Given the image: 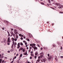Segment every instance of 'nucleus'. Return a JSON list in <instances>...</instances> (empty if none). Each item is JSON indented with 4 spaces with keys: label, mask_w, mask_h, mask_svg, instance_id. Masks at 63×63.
<instances>
[{
    "label": "nucleus",
    "mask_w": 63,
    "mask_h": 63,
    "mask_svg": "<svg viewBox=\"0 0 63 63\" xmlns=\"http://www.w3.org/2000/svg\"><path fill=\"white\" fill-rule=\"evenodd\" d=\"M14 32L15 34H17V33L18 32L16 30H14Z\"/></svg>",
    "instance_id": "nucleus-1"
},
{
    "label": "nucleus",
    "mask_w": 63,
    "mask_h": 63,
    "mask_svg": "<svg viewBox=\"0 0 63 63\" xmlns=\"http://www.w3.org/2000/svg\"><path fill=\"white\" fill-rule=\"evenodd\" d=\"M52 57L51 56H50L49 57L47 58V59L48 61H50L51 59H52Z\"/></svg>",
    "instance_id": "nucleus-2"
},
{
    "label": "nucleus",
    "mask_w": 63,
    "mask_h": 63,
    "mask_svg": "<svg viewBox=\"0 0 63 63\" xmlns=\"http://www.w3.org/2000/svg\"><path fill=\"white\" fill-rule=\"evenodd\" d=\"M17 46L18 47H17V48H19L20 47V44H19V43H18V44H17Z\"/></svg>",
    "instance_id": "nucleus-3"
},
{
    "label": "nucleus",
    "mask_w": 63,
    "mask_h": 63,
    "mask_svg": "<svg viewBox=\"0 0 63 63\" xmlns=\"http://www.w3.org/2000/svg\"><path fill=\"white\" fill-rule=\"evenodd\" d=\"M7 42L8 43H10L11 42V41L10 40V38H8V40H7Z\"/></svg>",
    "instance_id": "nucleus-4"
},
{
    "label": "nucleus",
    "mask_w": 63,
    "mask_h": 63,
    "mask_svg": "<svg viewBox=\"0 0 63 63\" xmlns=\"http://www.w3.org/2000/svg\"><path fill=\"white\" fill-rule=\"evenodd\" d=\"M23 54L25 55H27V51L26 52H25Z\"/></svg>",
    "instance_id": "nucleus-5"
},
{
    "label": "nucleus",
    "mask_w": 63,
    "mask_h": 63,
    "mask_svg": "<svg viewBox=\"0 0 63 63\" xmlns=\"http://www.w3.org/2000/svg\"><path fill=\"white\" fill-rule=\"evenodd\" d=\"M6 42V40L5 38H4L3 39V42H4V43H5V42Z\"/></svg>",
    "instance_id": "nucleus-6"
},
{
    "label": "nucleus",
    "mask_w": 63,
    "mask_h": 63,
    "mask_svg": "<svg viewBox=\"0 0 63 63\" xmlns=\"http://www.w3.org/2000/svg\"><path fill=\"white\" fill-rule=\"evenodd\" d=\"M40 59H38L37 60V61L36 63H38L40 61Z\"/></svg>",
    "instance_id": "nucleus-7"
},
{
    "label": "nucleus",
    "mask_w": 63,
    "mask_h": 63,
    "mask_svg": "<svg viewBox=\"0 0 63 63\" xmlns=\"http://www.w3.org/2000/svg\"><path fill=\"white\" fill-rule=\"evenodd\" d=\"M55 61H57V57L56 56L55 57Z\"/></svg>",
    "instance_id": "nucleus-8"
},
{
    "label": "nucleus",
    "mask_w": 63,
    "mask_h": 63,
    "mask_svg": "<svg viewBox=\"0 0 63 63\" xmlns=\"http://www.w3.org/2000/svg\"><path fill=\"white\" fill-rule=\"evenodd\" d=\"M62 7H63V6H60L58 7V8H59V9H61V8Z\"/></svg>",
    "instance_id": "nucleus-9"
},
{
    "label": "nucleus",
    "mask_w": 63,
    "mask_h": 63,
    "mask_svg": "<svg viewBox=\"0 0 63 63\" xmlns=\"http://www.w3.org/2000/svg\"><path fill=\"white\" fill-rule=\"evenodd\" d=\"M11 39L12 40V41H14L15 40V39L13 37H12L11 38Z\"/></svg>",
    "instance_id": "nucleus-10"
},
{
    "label": "nucleus",
    "mask_w": 63,
    "mask_h": 63,
    "mask_svg": "<svg viewBox=\"0 0 63 63\" xmlns=\"http://www.w3.org/2000/svg\"><path fill=\"white\" fill-rule=\"evenodd\" d=\"M37 48H38L36 47H33V49H37Z\"/></svg>",
    "instance_id": "nucleus-11"
},
{
    "label": "nucleus",
    "mask_w": 63,
    "mask_h": 63,
    "mask_svg": "<svg viewBox=\"0 0 63 63\" xmlns=\"http://www.w3.org/2000/svg\"><path fill=\"white\" fill-rule=\"evenodd\" d=\"M40 55H43L44 53H41L40 54Z\"/></svg>",
    "instance_id": "nucleus-12"
},
{
    "label": "nucleus",
    "mask_w": 63,
    "mask_h": 63,
    "mask_svg": "<svg viewBox=\"0 0 63 63\" xmlns=\"http://www.w3.org/2000/svg\"><path fill=\"white\" fill-rule=\"evenodd\" d=\"M22 54H21L19 57V58H20V57H22Z\"/></svg>",
    "instance_id": "nucleus-13"
},
{
    "label": "nucleus",
    "mask_w": 63,
    "mask_h": 63,
    "mask_svg": "<svg viewBox=\"0 0 63 63\" xmlns=\"http://www.w3.org/2000/svg\"><path fill=\"white\" fill-rule=\"evenodd\" d=\"M2 60L1 59H0V63H2Z\"/></svg>",
    "instance_id": "nucleus-14"
},
{
    "label": "nucleus",
    "mask_w": 63,
    "mask_h": 63,
    "mask_svg": "<svg viewBox=\"0 0 63 63\" xmlns=\"http://www.w3.org/2000/svg\"><path fill=\"white\" fill-rule=\"evenodd\" d=\"M20 45L21 46H23V44L22 42H21L20 43Z\"/></svg>",
    "instance_id": "nucleus-15"
},
{
    "label": "nucleus",
    "mask_w": 63,
    "mask_h": 63,
    "mask_svg": "<svg viewBox=\"0 0 63 63\" xmlns=\"http://www.w3.org/2000/svg\"><path fill=\"white\" fill-rule=\"evenodd\" d=\"M22 51L23 52H25V49H23L22 50Z\"/></svg>",
    "instance_id": "nucleus-16"
},
{
    "label": "nucleus",
    "mask_w": 63,
    "mask_h": 63,
    "mask_svg": "<svg viewBox=\"0 0 63 63\" xmlns=\"http://www.w3.org/2000/svg\"><path fill=\"white\" fill-rule=\"evenodd\" d=\"M5 62H5V61H4V60H3L2 61V63H4Z\"/></svg>",
    "instance_id": "nucleus-17"
},
{
    "label": "nucleus",
    "mask_w": 63,
    "mask_h": 63,
    "mask_svg": "<svg viewBox=\"0 0 63 63\" xmlns=\"http://www.w3.org/2000/svg\"><path fill=\"white\" fill-rule=\"evenodd\" d=\"M56 5H57V6H58V5H59V4L57 3H56Z\"/></svg>",
    "instance_id": "nucleus-18"
},
{
    "label": "nucleus",
    "mask_w": 63,
    "mask_h": 63,
    "mask_svg": "<svg viewBox=\"0 0 63 63\" xmlns=\"http://www.w3.org/2000/svg\"><path fill=\"white\" fill-rule=\"evenodd\" d=\"M13 44L14 46H15V45H16V43L15 42V43H13Z\"/></svg>",
    "instance_id": "nucleus-19"
},
{
    "label": "nucleus",
    "mask_w": 63,
    "mask_h": 63,
    "mask_svg": "<svg viewBox=\"0 0 63 63\" xmlns=\"http://www.w3.org/2000/svg\"><path fill=\"white\" fill-rule=\"evenodd\" d=\"M33 46L34 47H35V46H36V44H33Z\"/></svg>",
    "instance_id": "nucleus-20"
},
{
    "label": "nucleus",
    "mask_w": 63,
    "mask_h": 63,
    "mask_svg": "<svg viewBox=\"0 0 63 63\" xmlns=\"http://www.w3.org/2000/svg\"><path fill=\"white\" fill-rule=\"evenodd\" d=\"M58 45H61V43H60L59 42L58 43Z\"/></svg>",
    "instance_id": "nucleus-21"
},
{
    "label": "nucleus",
    "mask_w": 63,
    "mask_h": 63,
    "mask_svg": "<svg viewBox=\"0 0 63 63\" xmlns=\"http://www.w3.org/2000/svg\"><path fill=\"white\" fill-rule=\"evenodd\" d=\"M33 46V44H30V46Z\"/></svg>",
    "instance_id": "nucleus-22"
},
{
    "label": "nucleus",
    "mask_w": 63,
    "mask_h": 63,
    "mask_svg": "<svg viewBox=\"0 0 63 63\" xmlns=\"http://www.w3.org/2000/svg\"><path fill=\"white\" fill-rule=\"evenodd\" d=\"M14 40H15V41H17V39L16 38H15Z\"/></svg>",
    "instance_id": "nucleus-23"
},
{
    "label": "nucleus",
    "mask_w": 63,
    "mask_h": 63,
    "mask_svg": "<svg viewBox=\"0 0 63 63\" xmlns=\"http://www.w3.org/2000/svg\"><path fill=\"white\" fill-rule=\"evenodd\" d=\"M37 54H38V52H36L35 53V55H37Z\"/></svg>",
    "instance_id": "nucleus-24"
},
{
    "label": "nucleus",
    "mask_w": 63,
    "mask_h": 63,
    "mask_svg": "<svg viewBox=\"0 0 63 63\" xmlns=\"http://www.w3.org/2000/svg\"><path fill=\"white\" fill-rule=\"evenodd\" d=\"M31 56H34V55H33L32 53L31 54Z\"/></svg>",
    "instance_id": "nucleus-25"
},
{
    "label": "nucleus",
    "mask_w": 63,
    "mask_h": 63,
    "mask_svg": "<svg viewBox=\"0 0 63 63\" xmlns=\"http://www.w3.org/2000/svg\"><path fill=\"white\" fill-rule=\"evenodd\" d=\"M43 57V55H40V57L42 58Z\"/></svg>",
    "instance_id": "nucleus-26"
},
{
    "label": "nucleus",
    "mask_w": 63,
    "mask_h": 63,
    "mask_svg": "<svg viewBox=\"0 0 63 63\" xmlns=\"http://www.w3.org/2000/svg\"><path fill=\"white\" fill-rule=\"evenodd\" d=\"M43 61L44 62H45V61H46V60H45V59H43Z\"/></svg>",
    "instance_id": "nucleus-27"
},
{
    "label": "nucleus",
    "mask_w": 63,
    "mask_h": 63,
    "mask_svg": "<svg viewBox=\"0 0 63 63\" xmlns=\"http://www.w3.org/2000/svg\"><path fill=\"white\" fill-rule=\"evenodd\" d=\"M27 41H28L29 42H30V40H29V39H27Z\"/></svg>",
    "instance_id": "nucleus-28"
},
{
    "label": "nucleus",
    "mask_w": 63,
    "mask_h": 63,
    "mask_svg": "<svg viewBox=\"0 0 63 63\" xmlns=\"http://www.w3.org/2000/svg\"><path fill=\"white\" fill-rule=\"evenodd\" d=\"M20 49H21V50H22V49H23V48L21 47L20 48Z\"/></svg>",
    "instance_id": "nucleus-29"
},
{
    "label": "nucleus",
    "mask_w": 63,
    "mask_h": 63,
    "mask_svg": "<svg viewBox=\"0 0 63 63\" xmlns=\"http://www.w3.org/2000/svg\"><path fill=\"white\" fill-rule=\"evenodd\" d=\"M34 58L35 59H36V58H37V56H35L34 57Z\"/></svg>",
    "instance_id": "nucleus-30"
},
{
    "label": "nucleus",
    "mask_w": 63,
    "mask_h": 63,
    "mask_svg": "<svg viewBox=\"0 0 63 63\" xmlns=\"http://www.w3.org/2000/svg\"><path fill=\"white\" fill-rule=\"evenodd\" d=\"M47 56L49 57V54H47Z\"/></svg>",
    "instance_id": "nucleus-31"
},
{
    "label": "nucleus",
    "mask_w": 63,
    "mask_h": 63,
    "mask_svg": "<svg viewBox=\"0 0 63 63\" xmlns=\"http://www.w3.org/2000/svg\"><path fill=\"white\" fill-rule=\"evenodd\" d=\"M32 57H30V59H32Z\"/></svg>",
    "instance_id": "nucleus-32"
},
{
    "label": "nucleus",
    "mask_w": 63,
    "mask_h": 63,
    "mask_svg": "<svg viewBox=\"0 0 63 63\" xmlns=\"http://www.w3.org/2000/svg\"><path fill=\"white\" fill-rule=\"evenodd\" d=\"M4 58L6 59H7V57H4Z\"/></svg>",
    "instance_id": "nucleus-33"
},
{
    "label": "nucleus",
    "mask_w": 63,
    "mask_h": 63,
    "mask_svg": "<svg viewBox=\"0 0 63 63\" xmlns=\"http://www.w3.org/2000/svg\"><path fill=\"white\" fill-rule=\"evenodd\" d=\"M11 30L12 31H13V30H14V29H11Z\"/></svg>",
    "instance_id": "nucleus-34"
},
{
    "label": "nucleus",
    "mask_w": 63,
    "mask_h": 63,
    "mask_svg": "<svg viewBox=\"0 0 63 63\" xmlns=\"http://www.w3.org/2000/svg\"><path fill=\"white\" fill-rule=\"evenodd\" d=\"M25 45H27V42H26L25 43Z\"/></svg>",
    "instance_id": "nucleus-35"
},
{
    "label": "nucleus",
    "mask_w": 63,
    "mask_h": 63,
    "mask_svg": "<svg viewBox=\"0 0 63 63\" xmlns=\"http://www.w3.org/2000/svg\"><path fill=\"white\" fill-rule=\"evenodd\" d=\"M41 4H42V5H44V3H41Z\"/></svg>",
    "instance_id": "nucleus-36"
},
{
    "label": "nucleus",
    "mask_w": 63,
    "mask_h": 63,
    "mask_svg": "<svg viewBox=\"0 0 63 63\" xmlns=\"http://www.w3.org/2000/svg\"><path fill=\"white\" fill-rule=\"evenodd\" d=\"M11 33L12 34H13V32L12 31L11 32Z\"/></svg>",
    "instance_id": "nucleus-37"
},
{
    "label": "nucleus",
    "mask_w": 63,
    "mask_h": 63,
    "mask_svg": "<svg viewBox=\"0 0 63 63\" xmlns=\"http://www.w3.org/2000/svg\"><path fill=\"white\" fill-rule=\"evenodd\" d=\"M7 52L8 53H10V51H8Z\"/></svg>",
    "instance_id": "nucleus-38"
},
{
    "label": "nucleus",
    "mask_w": 63,
    "mask_h": 63,
    "mask_svg": "<svg viewBox=\"0 0 63 63\" xmlns=\"http://www.w3.org/2000/svg\"><path fill=\"white\" fill-rule=\"evenodd\" d=\"M37 46L38 47H40V45H39L38 44H37Z\"/></svg>",
    "instance_id": "nucleus-39"
},
{
    "label": "nucleus",
    "mask_w": 63,
    "mask_h": 63,
    "mask_svg": "<svg viewBox=\"0 0 63 63\" xmlns=\"http://www.w3.org/2000/svg\"><path fill=\"white\" fill-rule=\"evenodd\" d=\"M13 35V36H15V34H14L13 33V34H12Z\"/></svg>",
    "instance_id": "nucleus-40"
},
{
    "label": "nucleus",
    "mask_w": 63,
    "mask_h": 63,
    "mask_svg": "<svg viewBox=\"0 0 63 63\" xmlns=\"http://www.w3.org/2000/svg\"><path fill=\"white\" fill-rule=\"evenodd\" d=\"M40 56H39L38 57V58L39 59H40Z\"/></svg>",
    "instance_id": "nucleus-41"
},
{
    "label": "nucleus",
    "mask_w": 63,
    "mask_h": 63,
    "mask_svg": "<svg viewBox=\"0 0 63 63\" xmlns=\"http://www.w3.org/2000/svg\"><path fill=\"white\" fill-rule=\"evenodd\" d=\"M20 50H21V49H19V51H20Z\"/></svg>",
    "instance_id": "nucleus-42"
},
{
    "label": "nucleus",
    "mask_w": 63,
    "mask_h": 63,
    "mask_svg": "<svg viewBox=\"0 0 63 63\" xmlns=\"http://www.w3.org/2000/svg\"><path fill=\"white\" fill-rule=\"evenodd\" d=\"M62 48H63L62 47H61V49H62Z\"/></svg>",
    "instance_id": "nucleus-43"
},
{
    "label": "nucleus",
    "mask_w": 63,
    "mask_h": 63,
    "mask_svg": "<svg viewBox=\"0 0 63 63\" xmlns=\"http://www.w3.org/2000/svg\"><path fill=\"white\" fill-rule=\"evenodd\" d=\"M20 39L21 40H23V38L21 37L20 38Z\"/></svg>",
    "instance_id": "nucleus-44"
},
{
    "label": "nucleus",
    "mask_w": 63,
    "mask_h": 63,
    "mask_svg": "<svg viewBox=\"0 0 63 63\" xmlns=\"http://www.w3.org/2000/svg\"><path fill=\"white\" fill-rule=\"evenodd\" d=\"M19 36H21V34H19Z\"/></svg>",
    "instance_id": "nucleus-45"
},
{
    "label": "nucleus",
    "mask_w": 63,
    "mask_h": 63,
    "mask_svg": "<svg viewBox=\"0 0 63 63\" xmlns=\"http://www.w3.org/2000/svg\"><path fill=\"white\" fill-rule=\"evenodd\" d=\"M10 36V34L9 33H8V36Z\"/></svg>",
    "instance_id": "nucleus-46"
},
{
    "label": "nucleus",
    "mask_w": 63,
    "mask_h": 63,
    "mask_svg": "<svg viewBox=\"0 0 63 63\" xmlns=\"http://www.w3.org/2000/svg\"><path fill=\"white\" fill-rule=\"evenodd\" d=\"M18 54H16V56H18Z\"/></svg>",
    "instance_id": "nucleus-47"
},
{
    "label": "nucleus",
    "mask_w": 63,
    "mask_h": 63,
    "mask_svg": "<svg viewBox=\"0 0 63 63\" xmlns=\"http://www.w3.org/2000/svg\"><path fill=\"white\" fill-rule=\"evenodd\" d=\"M16 38H18V36H16Z\"/></svg>",
    "instance_id": "nucleus-48"
},
{
    "label": "nucleus",
    "mask_w": 63,
    "mask_h": 63,
    "mask_svg": "<svg viewBox=\"0 0 63 63\" xmlns=\"http://www.w3.org/2000/svg\"><path fill=\"white\" fill-rule=\"evenodd\" d=\"M61 58H63V56H61Z\"/></svg>",
    "instance_id": "nucleus-49"
},
{
    "label": "nucleus",
    "mask_w": 63,
    "mask_h": 63,
    "mask_svg": "<svg viewBox=\"0 0 63 63\" xmlns=\"http://www.w3.org/2000/svg\"><path fill=\"white\" fill-rule=\"evenodd\" d=\"M16 56H15L14 57L15 59H16Z\"/></svg>",
    "instance_id": "nucleus-50"
},
{
    "label": "nucleus",
    "mask_w": 63,
    "mask_h": 63,
    "mask_svg": "<svg viewBox=\"0 0 63 63\" xmlns=\"http://www.w3.org/2000/svg\"><path fill=\"white\" fill-rule=\"evenodd\" d=\"M23 43H25V41L24 40L23 41Z\"/></svg>",
    "instance_id": "nucleus-51"
},
{
    "label": "nucleus",
    "mask_w": 63,
    "mask_h": 63,
    "mask_svg": "<svg viewBox=\"0 0 63 63\" xmlns=\"http://www.w3.org/2000/svg\"><path fill=\"white\" fill-rule=\"evenodd\" d=\"M43 49V48H41V50H42Z\"/></svg>",
    "instance_id": "nucleus-52"
},
{
    "label": "nucleus",
    "mask_w": 63,
    "mask_h": 63,
    "mask_svg": "<svg viewBox=\"0 0 63 63\" xmlns=\"http://www.w3.org/2000/svg\"><path fill=\"white\" fill-rule=\"evenodd\" d=\"M31 48H32V47H30V49H31Z\"/></svg>",
    "instance_id": "nucleus-53"
},
{
    "label": "nucleus",
    "mask_w": 63,
    "mask_h": 63,
    "mask_svg": "<svg viewBox=\"0 0 63 63\" xmlns=\"http://www.w3.org/2000/svg\"><path fill=\"white\" fill-rule=\"evenodd\" d=\"M60 13H62H62H63L62 12H60Z\"/></svg>",
    "instance_id": "nucleus-54"
},
{
    "label": "nucleus",
    "mask_w": 63,
    "mask_h": 63,
    "mask_svg": "<svg viewBox=\"0 0 63 63\" xmlns=\"http://www.w3.org/2000/svg\"><path fill=\"white\" fill-rule=\"evenodd\" d=\"M31 53H33V51H31Z\"/></svg>",
    "instance_id": "nucleus-55"
},
{
    "label": "nucleus",
    "mask_w": 63,
    "mask_h": 63,
    "mask_svg": "<svg viewBox=\"0 0 63 63\" xmlns=\"http://www.w3.org/2000/svg\"><path fill=\"white\" fill-rule=\"evenodd\" d=\"M2 29H3V30H4V28H2Z\"/></svg>",
    "instance_id": "nucleus-56"
},
{
    "label": "nucleus",
    "mask_w": 63,
    "mask_h": 63,
    "mask_svg": "<svg viewBox=\"0 0 63 63\" xmlns=\"http://www.w3.org/2000/svg\"><path fill=\"white\" fill-rule=\"evenodd\" d=\"M32 47H33V48H34V47H33V46H32Z\"/></svg>",
    "instance_id": "nucleus-57"
},
{
    "label": "nucleus",
    "mask_w": 63,
    "mask_h": 63,
    "mask_svg": "<svg viewBox=\"0 0 63 63\" xmlns=\"http://www.w3.org/2000/svg\"><path fill=\"white\" fill-rule=\"evenodd\" d=\"M8 45H10V43H8Z\"/></svg>",
    "instance_id": "nucleus-58"
},
{
    "label": "nucleus",
    "mask_w": 63,
    "mask_h": 63,
    "mask_svg": "<svg viewBox=\"0 0 63 63\" xmlns=\"http://www.w3.org/2000/svg\"><path fill=\"white\" fill-rule=\"evenodd\" d=\"M24 39H25V37L24 36Z\"/></svg>",
    "instance_id": "nucleus-59"
},
{
    "label": "nucleus",
    "mask_w": 63,
    "mask_h": 63,
    "mask_svg": "<svg viewBox=\"0 0 63 63\" xmlns=\"http://www.w3.org/2000/svg\"><path fill=\"white\" fill-rule=\"evenodd\" d=\"M26 47H27V45H26Z\"/></svg>",
    "instance_id": "nucleus-60"
},
{
    "label": "nucleus",
    "mask_w": 63,
    "mask_h": 63,
    "mask_svg": "<svg viewBox=\"0 0 63 63\" xmlns=\"http://www.w3.org/2000/svg\"><path fill=\"white\" fill-rule=\"evenodd\" d=\"M27 63H30V62H27Z\"/></svg>",
    "instance_id": "nucleus-61"
},
{
    "label": "nucleus",
    "mask_w": 63,
    "mask_h": 63,
    "mask_svg": "<svg viewBox=\"0 0 63 63\" xmlns=\"http://www.w3.org/2000/svg\"><path fill=\"white\" fill-rule=\"evenodd\" d=\"M27 49H28V47H27Z\"/></svg>",
    "instance_id": "nucleus-62"
},
{
    "label": "nucleus",
    "mask_w": 63,
    "mask_h": 63,
    "mask_svg": "<svg viewBox=\"0 0 63 63\" xmlns=\"http://www.w3.org/2000/svg\"><path fill=\"white\" fill-rule=\"evenodd\" d=\"M48 1L50 2V0H48Z\"/></svg>",
    "instance_id": "nucleus-63"
},
{
    "label": "nucleus",
    "mask_w": 63,
    "mask_h": 63,
    "mask_svg": "<svg viewBox=\"0 0 63 63\" xmlns=\"http://www.w3.org/2000/svg\"><path fill=\"white\" fill-rule=\"evenodd\" d=\"M13 61H12V62H11V63H13Z\"/></svg>",
    "instance_id": "nucleus-64"
}]
</instances>
